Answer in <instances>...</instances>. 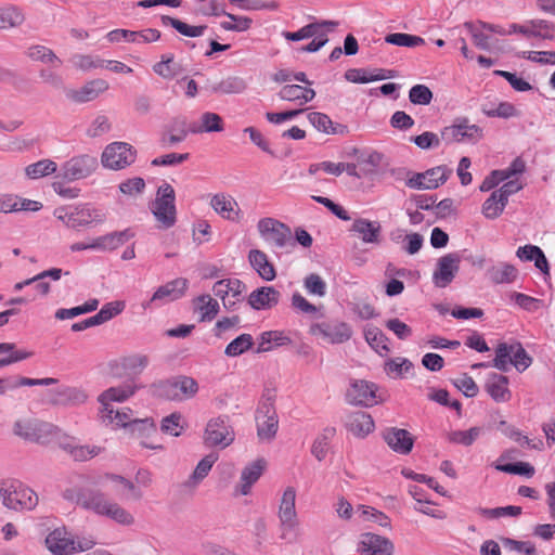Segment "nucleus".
<instances>
[{
	"instance_id": "obj_58",
	"label": "nucleus",
	"mask_w": 555,
	"mask_h": 555,
	"mask_svg": "<svg viewBox=\"0 0 555 555\" xmlns=\"http://www.w3.org/2000/svg\"><path fill=\"white\" fill-rule=\"evenodd\" d=\"M98 306H99L98 299H90L87 302H85L82 306H77V307H74L70 309H64V308L59 309L55 312V318L59 320L72 319V318L78 317L80 314L94 311V310H96Z\"/></svg>"
},
{
	"instance_id": "obj_38",
	"label": "nucleus",
	"mask_w": 555,
	"mask_h": 555,
	"mask_svg": "<svg viewBox=\"0 0 555 555\" xmlns=\"http://www.w3.org/2000/svg\"><path fill=\"white\" fill-rule=\"evenodd\" d=\"M351 231L358 233L364 243H378L382 227L377 221L359 218L354 220Z\"/></svg>"
},
{
	"instance_id": "obj_8",
	"label": "nucleus",
	"mask_w": 555,
	"mask_h": 555,
	"mask_svg": "<svg viewBox=\"0 0 555 555\" xmlns=\"http://www.w3.org/2000/svg\"><path fill=\"white\" fill-rule=\"evenodd\" d=\"M175 199V190L170 184L164 183L158 188L152 212L164 229H169L176 223Z\"/></svg>"
},
{
	"instance_id": "obj_48",
	"label": "nucleus",
	"mask_w": 555,
	"mask_h": 555,
	"mask_svg": "<svg viewBox=\"0 0 555 555\" xmlns=\"http://www.w3.org/2000/svg\"><path fill=\"white\" fill-rule=\"evenodd\" d=\"M364 337L366 343L377 352L389 351L387 346L388 338L380 328L374 325H366L364 327Z\"/></svg>"
},
{
	"instance_id": "obj_62",
	"label": "nucleus",
	"mask_w": 555,
	"mask_h": 555,
	"mask_svg": "<svg viewBox=\"0 0 555 555\" xmlns=\"http://www.w3.org/2000/svg\"><path fill=\"white\" fill-rule=\"evenodd\" d=\"M490 274L491 280L496 284L511 283L516 280L517 269L514 266L502 263L494 267Z\"/></svg>"
},
{
	"instance_id": "obj_37",
	"label": "nucleus",
	"mask_w": 555,
	"mask_h": 555,
	"mask_svg": "<svg viewBox=\"0 0 555 555\" xmlns=\"http://www.w3.org/2000/svg\"><path fill=\"white\" fill-rule=\"evenodd\" d=\"M224 130L222 117L212 112H205L199 116L198 122L190 127L192 133L221 132Z\"/></svg>"
},
{
	"instance_id": "obj_55",
	"label": "nucleus",
	"mask_w": 555,
	"mask_h": 555,
	"mask_svg": "<svg viewBox=\"0 0 555 555\" xmlns=\"http://www.w3.org/2000/svg\"><path fill=\"white\" fill-rule=\"evenodd\" d=\"M149 363L150 358L142 353L129 354L121 359V366L132 374H141Z\"/></svg>"
},
{
	"instance_id": "obj_13",
	"label": "nucleus",
	"mask_w": 555,
	"mask_h": 555,
	"mask_svg": "<svg viewBox=\"0 0 555 555\" xmlns=\"http://www.w3.org/2000/svg\"><path fill=\"white\" fill-rule=\"evenodd\" d=\"M376 391L377 386L374 383L356 379L350 383L346 399L353 405L373 406L378 402Z\"/></svg>"
},
{
	"instance_id": "obj_64",
	"label": "nucleus",
	"mask_w": 555,
	"mask_h": 555,
	"mask_svg": "<svg viewBox=\"0 0 555 555\" xmlns=\"http://www.w3.org/2000/svg\"><path fill=\"white\" fill-rule=\"evenodd\" d=\"M304 286L308 294L324 297L326 295V283L317 273L308 274L304 280Z\"/></svg>"
},
{
	"instance_id": "obj_21",
	"label": "nucleus",
	"mask_w": 555,
	"mask_h": 555,
	"mask_svg": "<svg viewBox=\"0 0 555 555\" xmlns=\"http://www.w3.org/2000/svg\"><path fill=\"white\" fill-rule=\"evenodd\" d=\"M105 221V214L89 205H79L73 209V217L68 219V228L79 230L90 224H101Z\"/></svg>"
},
{
	"instance_id": "obj_45",
	"label": "nucleus",
	"mask_w": 555,
	"mask_h": 555,
	"mask_svg": "<svg viewBox=\"0 0 555 555\" xmlns=\"http://www.w3.org/2000/svg\"><path fill=\"white\" fill-rule=\"evenodd\" d=\"M522 260L533 261L537 269L544 275L550 274L547 259L542 249L534 245L522 246Z\"/></svg>"
},
{
	"instance_id": "obj_10",
	"label": "nucleus",
	"mask_w": 555,
	"mask_h": 555,
	"mask_svg": "<svg viewBox=\"0 0 555 555\" xmlns=\"http://www.w3.org/2000/svg\"><path fill=\"white\" fill-rule=\"evenodd\" d=\"M257 227L263 240L278 248H283L292 242L291 228L276 219H260Z\"/></svg>"
},
{
	"instance_id": "obj_43",
	"label": "nucleus",
	"mask_w": 555,
	"mask_h": 555,
	"mask_svg": "<svg viewBox=\"0 0 555 555\" xmlns=\"http://www.w3.org/2000/svg\"><path fill=\"white\" fill-rule=\"evenodd\" d=\"M31 356V351L16 350L13 343H0V367L23 361Z\"/></svg>"
},
{
	"instance_id": "obj_31",
	"label": "nucleus",
	"mask_w": 555,
	"mask_h": 555,
	"mask_svg": "<svg viewBox=\"0 0 555 555\" xmlns=\"http://www.w3.org/2000/svg\"><path fill=\"white\" fill-rule=\"evenodd\" d=\"M522 37L555 40V26L545 20H528L522 22Z\"/></svg>"
},
{
	"instance_id": "obj_57",
	"label": "nucleus",
	"mask_w": 555,
	"mask_h": 555,
	"mask_svg": "<svg viewBox=\"0 0 555 555\" xmlns=\"http://www.w3.org/2000/svg\"><path fill=\"white\" fill-rule=\"evenodd\" d=\"M385 41L393 46L408 48H414L425 43V40L422 37L404 33L389 34L385 37Z\"/></svg>"
},
{
	"instance_id": "obj_34",
	"label": "nucleus",
	"mask_w": 555,
	"mask_h": 555,
	"mask_svg": "<svg viewBox=\"0 0 555 555\" xmlns=\"http://www.w3.org/2000/svg\"><path fill=\"white\" fill-rule=\"evenodd\" d=\"M267 462L263 459H258L248 464L241 474V488L242 495H247L250 492L251 486L260 478L266 468Z\"/></svg>"
},
{
	"instance_id": "obj_47",
	"label": "nucleus",
	"mask_w": 555,
	"mask_h": 555,
	"mask_svg": "<svg viewBox=\"0 0 555 555\" xmlns=\"http://www.w3.org/2000/svg\"><path fill=\"white\" fill-rule=\"evenodd\" d=\"M308 119L312 124V126L318 129L319 131L325 132V133H343L346 129L345 126L337 125L334 126L332 119L323 113L319 112H312L308 114Z\"/></svg>"
},
{
	"instance_id": "obj_23",
	"label": "nucleus",
	"mask_w": 555,
	"mask_h": 555,
	"mask_svg": "<svg viewBox=\"0 0 555 555\" xmlns=\"http://www.w3.org/2000/svg\"><path fill=\"white\" fill-rule=\"evenodd\" d=\"M481 137V129L476 125H468L466 121L444 127L441 131V140L446 143L462 142L465 140L475 141Z\"/></svg>"
},
{
	"instance_id": "obj_63",
	"label": "nucleus",
	"mask_w": 555,
	"mask_h": 555,
	"mask_svg": "<svg viewBox=\"0 0 555 555\" xmlns=\"http://www.w3.org/2000/svg\"><path fill=\"white\" fill-rule=\"evenodd\" d=\"M153 70L164 79H172L177 75L176 64L173 62V55L167 54L162 55V60L154 64Z\"/></svg>"
},
{
	"instance_id": "obj_26",
	"label": "nucleus",
	"mask_w": 555,
	"mask_h": 555,
	"mask_svg": "<svg viewBox=\"0 0 555 555\" xmlns=\"http://www.w3.org/2000/svg\"><path fill=\"white\" fill-rule=\"evenodd\" d=\"M188 287L189 281L184 278H178L167 282L155 291L150 301L146 305H143V307L147 308L152 302L157 300H177L185 294Z\"/></svg>"
},
{
	"instance_id": "obj_49",
	"label": "nucleus",
	"mask_w": 555,
	"mask_h": 555,
	"mask_svg": "<svg viewBox=\"0 0 555 555\" xmlns=\"http://www.w3.org/2000/svg\"><path fill=\"white\" fill-rule=\"evenodd\" d=\"M25 21L23 12L16 7H7L0 9V30L15 28Z\"/></svg>"
},
{
	"instance_id": "obj_15",
	"label": "nucleus",
	"mask_w": 555,
	"mask_h": 555,
	"mask_svg": "<svg viewBox=\"0 0 555 555\" xmlns=\"http://www.w3.org/2000/svg\"><path fill=\"white\" fill-rule=\"evenodd\" d=\"M357 551L363 555H392L395 546L386 537L365 532L359 538Z\"/></svg>"
},
{
	"instance_id": "obj_30",
	"label": "nucleus",
	"mask_w": 555,
	"mask_h": 555,
	"mask_svg": "<svg viewBox=\"0 0 555 555\" xmlns=\"http://www.w3.org/2000/svg\"><path fill=\"white\" fill-rule=\"evenodd\" d=\"M520 363V347L514 350V346L506 343L499 344L495 349V358L492 360V366L502 371H508L509 366L518 369Z\"/></svg>"
},
{
	"instance_id": "obj_4",
	"label": "nucleus",
	"mask_w": 555,
	"mask_h": 555,
	"mask_svg": "<svg viewBox=\"0 0 555 555\" xmlns=\"http://www.w3.org/2000/svg\"><path fill=\"white\" fill-rule=\"evenodd\" d=\"M13 433L24 440L39 444H48L52 441L59 443L62 436L61 430L55 425L36 418L16 421Z\"/></svg>"
},
{
	"instance_id": "obj_41",
	"label": "nucleus",
	"mask_w": 555,
	"mask_h": 555,
	"mask_svg": "<svg viewBox=\"0 0 555 555\" xmlns=\"http://www.w3.org/2000/svg\"><path fill=\"white\" fill-rule=\"evenodd\" d=\"M87 393L75 387H65L60 389L54 398L52 399V403L56 405H79L87 401Z\"/></svg>"
},
{
	"instance_id": "obj_59",
	"label": "nucleus",
	"mask_w": 555,
	"mask_h": 555,
	"mask_svg": "<svg viewBox=\"0 0 555 555\" xmlns=\"http://www.w3.org/2000/svg\"><path fill=\"white\" fill-rule=\"evenodd\" d=\"M257 422V436L260 440L271 441L278 431L279 420L278 417H268L256 420Z\"/></svg>"
},
{
	"instance_id": "obj_50",
	"label": "nucleus",
	"mask_w": 555,
	"mask_h": 555,
	"mask_svg": "<svg viewBox=\"0 0 555 555\" xmlns=\"http://www.w3.org/2000/svg\"><path fill=\"white\" fill-rule=\"evenodd\" d=\"M173 379L176 390H178L179 401L194 398L198 392V384L193 377L180 375Z\"/></svg>"
},
{
	"instance_id": "obj_42",
	"label": "nucleus",
	"mask_w": 555,
	"mask_h": 555,
	"mask_svg": "<svg viewBox=\"0 0 555 555\" xmlns=\"http://www.w3.org/2000/svg\"><path fill=\"white\" fill-rule=\"evenodd\" d=\"M464 27L472 35L473 42L478 49L492 51L499 48L498 39L493 38L491 35L486 34L479 26L470 22H466L464 23Z\"/></svg>"
},
{
	"instance_id": "obj_5",
	"label": "nucleus",
	"mask_w": 555,
	"mask_h": 555,
	"mask_svg": "<svg viewBox=\"0 0 555 555\" xmlns=\"http://www.w3.org/2000/svg\"><path fill=\"white\" fill-rule=\"evenodd\" d=\"M139 387L132 383H126L116 387L104 390L98 398L100 402L99 416L105 426H109L116 422L114 415L122 413V410H116L112 405L113 402H124L132 397Z\"/></svg>"
},
{
	"instance_id": "obj_27",
	"label": "nucleus",
	"mask_w": 555,
	"mask_h": 555,
	"mask_svg": "<svg viewBox=\"0 0 555 555\" xmlns=\"http://www.w3.org/2000/svg\"><path fill=\"white\" fill-rule=\"evenodd\" d=\"M281 294L272 286H262L248 296V305L255 310H269L279 304Z\"/></svg>"
},
{
	"instance_id": "obj_24",
	"label": "nucleus",
	"mask_w": 555,
	"mask_h": 555,
	"mask_svg": "<svg viewBox=\"0 0 555 555\" xmlns=\"http://www.w3.org/2000/svg\"><path fill=\"white\" fill-rule=\"evenodd\" d=\"M59 447L68 453L75 461L83 462L99 455L101 447L90 444H77L73 437L62 435L59 439Z\"/></svg>"
},
{
	"instance_id": "obj_52",
	"label": "nucleus",
	"mask_w": 555,
	"mask_h": 555,
	"mask_svg": "<svg viewBox=\"0 0 555 555\" xmlns=\"http://www.w3.org/2000/svg\"><path fill=\"white\" fill-rule=\"evenodd\" d=\"M505 206V197L493 191L482 205V214L488 219H495L501 216Z\"/></svg>"
},
{
	"instance_id": "obj_28",
	"label": "nucleus",
	"mask_w": 555,
	"mask_h": 555,
	"mask_svg": "<svg viewBox=\"0 0 555 555\" xmlns=\"http://www.w3.org/2000/svg\"><path fill=\"white\" fill-rule=\"evenodd\" d=\"M133 236L134 233L130 229L114 231L94 238L91 247L94 250L112 251L122 246Z\"/></svg>"
},
{
	"instance_id": "obj_35",
	"label": "nucleus",
	"mask_w": 555,
	"mask_h": 555,
	"mask_svg": "<svg viewBox=\"0 0 555 555\" xmlns=\"http://www.w3.org/2000/svg\"><path fill=\"white\" fill-rule=\"evenodd\" d=\"M485 390L496 402H504L509 399L507 377L501 374L491 373L486 380Z\"/></svg>"
},
{
	"instance_id": "obj_25",
	"label": "nucleus",
	"mask_w": 555,
	"mask_h": 555,
	"mask_svg": "<svg viewBox=\"0 0 555 555\" xmlns=\"http://www.w3.org/2000/svg\"><path fill=\"white\" fill-rule=\"evenodd\" d=\"M345 426L353 436L364 438L374 430L372 416L364 411L349 413L345 420Z\"/></svg>"
},
{
	"instance_id": "obj_54",
	"label": "nucleus",
	"mask_w": 555,
	"mask_h": 555,
	"mask_svg": "<svg viewBox=\"0 0 555 555\" xmlns=\"http://www.w3.org/2000/svg\"><path fill=\"white\" fill-rule=\"evenodd\" d=\"M254 345V339L250 334H241L231 343H229L224 349V354L228 357H238L245 351L249 350Z\"/></svg>"
},
{
	"instance_id": "obj_16",
	"label": "nucleus",
	"mask_w": 555,
	"mask_h": 555,
	"mask_svg": "<svg viewBox=\"0 0 555 555\" xmlns=\"http://www.w3.org/2000/svg\"><path fill=\"white\" fill-rule=\"evenodd\" d=\"M203 89L217 95L241 94L247 89V81L241 76L230 75L219 80L207 79Z\"/></svg>"
},
{
	"instance_id": "obj_60",
	"label": "nucleus",
	"mask_w": 555,
	"mask_h": 555,
	"mask_svg": "<svg viewBox=\"0 0 555 555\" xmlns=\"http://www.w3.org/2000/svg\"><path fill=\"white\" fill-rule=\"evenodd\" d=\"M481 431V427H472L468 430H454L448 435V439L450 442L468 447L474 443Z\"/></svg>"
},
{
	"instance_id": "obj_33",
	"label": "nucleus",
	"mask_w": 555,
	"mask_h": 555,
	"mask_svg": "<svg viewBox=\"0 0 555 555\" xmlns=\"http://www.w3.org/2000/svg\"><path fill=\"white\" fill-rule=\"evenodd\" d=\"M520 173V156L516 157L512 165L506 169L493 170L485 178L480 185L481 192H488L494 189L501 182L511 179L513 176Z\"/></svg>"
},
{
	"instance_id": "obj_32",
	"label": "nucleus",
	"mask_w": 555,
	"mask_h": 555,
	"mask_svg": "<svg viewBox=\"0 0 555 555\" xmlns=\"http://www.w3.org/2000/svg\"><path fill=\"white\" fill-rule=\"evenodd\" d=\"M210 206L224 219L234 221L240 217L238 204L229 194H215L210 199Z\"/></svg>"
},
{
	"instance_id": "obj_56",
	"label": "nucleus",
	"mask_w": 555,
	"mask_h": 555,
	"mask_svg": "<svg viewBox=\"0 0 555 555\" xmlns=\"http://www.w3.org/2000/svg\"><path fill=\"white\" fill-rule=\"evenodd\" d=\"M57 169L56 163L50 159H41L35 164L26 167V176L30 179H38L55 172Z\"/></svg>"
},
{
	"instance_id": "obj_20",
	"label": "nucleus",
	"mask_w": 555,
	"mask_h": 555,
	"mask_svg": "<svg viewBox=\"0 0 555 555\" xmlns=\"http://www.w3.org/2000/svg\"><path fill=\"white\" fill-rule=\"evenodd\" d=\"M106 481H111L114 485L112 490L121 499L138 501L142 498V492L134 483L120 475L105 474L95 483L103 487Z\"/></svg>"
},
{
	"instance_id": "obj_51",
	"label": "nucleus",
	"mask_w": 555,
	"mask_h": 555,
	"mask_svg": "<svg viewBox=\"0 0 555 555\" xmlns=\"http://www.w3.org/2000/svg\"><path fill=\"white\" fill-rule=\"evenodd\" d=\"M151 393L159 399L169 401H179L178 390H176L175 379L159 380L150 387Z\"/></svg>"
},
{
	"instance_id": "obj_22",
	"label": "nucleus",
	"mask_w": 555,
	"mask_h": 555,
	"mask_svg": "<svg viewBox=\"0 0 555 555\" xmlns=\"http://www.w3.org/2000/svg\"><path fill=\"white\" fill-rule=\"evenodd\" d=\"M279 519L287 528L299 527L296 512V489L294 487H287L282 494L279 506Z\"/></svg>"
},
{
	"instance_id": "obj_6",
	"label": "nucleus",
	"mask_w": 555,
	"mask_h": 555,
	"mask_svg": "<svg viewBox=\"0 0 555 555\" xmlns=\"http://www.w3.org/2000/svg\"><path fill=\"white\" fill-rule=\"evenodd\" d=\"M137 158L135 149L127 142L108 144L101 155V164L111 170H122L131 166Z\"/></svg>"
},
{
	"instance_id": "obj_14",
	"label": "nucleus",
	"mask_w": 555,
	"mask_h": 555,
	"mask_svg": "<svg viewBox=\"0 0 555 555\" xmlns=\"http://www.w3.org/2000/svg\"><path fill=\"white\" fill-rule=\"evenodd\" d=\"M452 171L446 166H438L422 173H415L406 181L410 189L434 190L443 184Z\"/></svg>"
},
{
	"instance_id": "obj_12",
	"label": "nucleus",
	"mask_w": 555,
	"mask_h": 555,
	"mask_svg": "<svg viewBox=\"0 0 555 555\" xmlns=\"http://www.w3.org/2000/svg\"><path fill=\"white\" fill-rule=\"evenodd\" d=\"M460 263L461 256L456 253H450L440 257L433 273L435 286L444 288L451 284L460 270Z\"/></svg>"
},
{
	"instance_id": "obj_17",
	"label": "nucleus",
	"mask_w": 555,
	"mask_h": 555,
	"mask_svg": "<svg viewBox=\"0 0 555 555\" xmlns=\"http://www.w3.org/2000/svg\"><path fill=\"white\" fill-rule=\"evenodd\" d=\"M108 88L109 85L106 80L98 78L86 82L79 89L65 90V95L68 100L81 104L95 100Z\"/></svg>"
},
{
	"instance_id": "obj_19",
	"label": "nucleus",
	"mask_w": 555,
	"mask_h": 555,
	"mask_svg": "<svg viewBox=\"0 0 555 555\" xmlns=\"http://www.w3.org/2000/svg\"><path fill=\"white\" fill-rule=\"evenodd\" d=\"M383 438L393 452L402 455L409 454L414 446V437L402 428L389 427L384 430Z\"/></svg>"
},
{
	"instance_id": "obj_40",
	"label": "nucleus",
	"mask_w": 555,
	"mask_h": 555,
	"mask_svg": "<svg viewBox=\"0 0 555 555\" xmlns=\"http://www.w3.org/2000/svg\"><path fill=\"white\" fill-rule=\"evenodd\" d=\"M194 311L199 313V322H209L219 313V302L210 295H201L193 300Z\"/></svg>"
},
{
	"instance_id": "obj_7",
	"label": "nucleus",
	"mask_w": 555,
	"mask_h": 555,
	"mask_svg": "<svg viewBox=\"0 0 555 555\" xmlns=\"http://www.w3.org/2000/svg\"><path fill=\"white\" fill-rule=\"evenodd\" d=\"M46 543L54 555H70L75 552L88 551L94 545L91 540L75 541L64 528H56L50 532Z\"/></svg>"
},
{
	"instance_id": "obj_36",
	"label": "nucleus",
	"mask_w": 555,
	"mask_h": 555,
	"mask_svg": "<svg viewBox=\"0 0 555 555\" xmlns=\"http://www.w3.org/2000/svg\"><path fill=\"white\" fill-rule=\"evenodd\" d=\"M250 266L264 281H272L276 276L274 266L268 260L267 255L259 249H251L248 254Z\"/></svg>"
},
{
	"instance_id": "obj_44",
	"label": "nucleus",
	"mask_w": 555,
	"mask_h": 555,
	"mask_svg": "<svg viewBox=\"0 0 555 555\" xmlns=\"http://www.w3.org/2000/svg\"><path fill=\"white\" fill-rule=\"evenodd\" d=\"M162 23L166 26H171L179 34H181L185 37H192V38L202 36L204 34V31L207 29L206 25L192 26V25H189L178 18L171 17L168 15L162 16Z\"/></svg>"
},
{
	"instance_id": "obj_3",
	"label": "nucleus",
	"mask_w": 555,
	"mask_h": 555,
	"mask_svg": "<svg viewBox=\"0 0 555 555\" xmlns=\"http://www.w3.org/2000/svg\"><path fill=\"white\" fill-rule=\"evenodd\" d=\"M114 418L116 422H113L109 426H113L115 429L124 428L131 437L141 439L142 447L152 450L163 448L160 444H154L146 441V439L156 434L157 430L153 418H135L133 417L132 410L128 408L122 409V413H116Z\"/></svg>"
},
{
	"instance_id": "obj_18",
	"label": "nucleus",
	"mask_w": 555,
	"mask_h": 555,
	"mask_svg": "<svg viewBox=\"0 0 555 555\" xmlns=\"http://www.w3.org/2000/svg\"><path fill=\"white\" fill-rule=\"evenodd\" d=\"M311 333L321 336L330 344H343L349 340L352 335L351 327L345 322L315 324L311 327Z\"/></svg>"
},
{
	"instance_id": "obj_2",
	"label": "nucleus",
	"mask_w": 555,
	"mask_h": 555,
	"mask_svg": "<svg viewBox=\"0 0 555 555\" xmlns=\"http://www.w3.org/2000/svg\"><path fill=\"white\" fill-rule=\"evenodd\" d=\"M0 500L2 504L14 511H33L38 505V494L18 480L0 482Z\"/></svg>"
},
{
	"instance_id": "obj_61",
	"label": "nucleus",
	"mask_w": 555,
	"mask_h": 555,
	"mask_svg": "<svg viewBox=\"0 0 555 555\" xmlns=\"http://www.w3.org/2000/svg\"><path fill=\"white\" fill-rule=\"evenodd\" d=\"M218 460V456L210 453L203 457L196 465L193 474L190 477V482L193 485L199 483L210 472L214 463Z\"/></svg>"
},
{
	"instance_id": "obj_39",
	"label": "nucleus",
	"mask_w": 555,
	"mask_h": 555,
	"mask_svg": "<svg viewBox=\"0 0 555 555\" xmlns=\"http://www.w3.org/2000/svg\"><path fill=\"white\" fill-rule=\"evenodd\" d=\"M279 96L281 100L298 102L302 105L314 99L315 91L299 85H286L280 90Z\"/></svg>"
},
{
	"instance_id": "obj_53",
	"label": "nucleus",
	"mask_w": 555,
	"mask_h": 555,
	"mask_svg": "<svg viewBox=\"0 0 555 555\" xmlns=\"http://www.w3.org/2000/svg\"><path fill=\"white\" fill-rule=\"evenodd\" d=\"M70 63L76 69L89 72L96 68H103L105 60L91 54H74L70 57Z\"/></svg>"
},
{
	"instance_id": "obj_46",
	"label": "nucleus",
	"mask_w": 555,
	"mask_h": 555,
	"mask_svg": "<svg viewBox=\"0 0 555 555\" xmlns=\"http://www.w3.org/2000/svg\"><path fill=\"white\" fill-rule=\"evenodd\" d=\"M287 343H291V339L281 331L263 332L259 336V345L255 352L262 353L271 350V344H274L275 346H283Z\"/></svg>"
},
{
	"instance_id": "obj_29",
	"label": "nucleus",
	"mask_w": 555,
	"mask_h": 555,
	"mask_svg": "<svg viewBox=\"0 0 555 555\" xmlns=\"http://www.w3.org/2000/svg\"><path fill=\"white\" fill-rule=\"evenodd\" d=\"M121 38L129 42H154L160 38V31L154 28H147L141 31L115 29L107 34V39L111 42H118Z\"/></svg>"
},
{
	"instance_id": "obj_11",
	"label": "nucleus",
	"mask_w": 555,
	"mask_h": 555,
	"mask_svg": "<svg viewBox=\"0 0 555 555\" xmlns=\"http://www.w3.org/2000/svg\"><path fill=\"white\" fill-rule=\"evenodd\" d=\"M98 168V159L90 155H79L65 162L62 176L68 181L80 180L90 176Z\"/></svg>"
},
{
	"instance_id": "obj_9",
	"label": "nucleus",
	"mask_w": 555,
	"mask_h": 555,
	"mask_svg": "<svg viewBox=\"0 0 555 555\" xmlns=\"http://www.w3.org/2000/svg\"><path fill=\"white\" fill-rule=\"evenodd\" d=\"M228 422V416H217L209 420L204 433L205 444L222 448L230 446L234 440V433Z\"/></svg>"
},
{
	"instance_id": "obj_1",
	"label": "nucleus",
	"mask_w": 555,
	"mask_h": 555,
	"mask_svg": "<svg viewBox=\"0 0 555 555\" xmlns=\"http://www.w3.org/2000/svg\"><path fill=\"white\" fill-rule=\"evenodd\" d=\"M65 498L75 500L81 508L99 516L106 517L118 525L131 526L134 524L133 515L117 502L111 500L106 493L95 488H81L75 493L66 491Z\"/></svg>"
}]
</instances>
